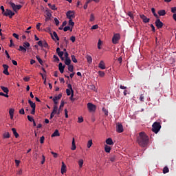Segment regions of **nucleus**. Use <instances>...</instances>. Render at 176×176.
<instances>
[{"label": "nucleus", "instance_id": "nucleus-1", "mask_svg": "<svg viewBox=\"0 0 176 176\" xmlns=\"http://www.w3.org/2000/svg\"><path fill=\"white\" fill-rule=\"evenodd\" d=\"M137 142L140 146L146 148V146H148V144H149V137L144 132H140L138 136Z\"/></svg>", "mask_w": 176, "mask_h": 176}, {"label": "nucleus", "instance_id": "nucleus-2", "mask_svg": "<svg viewBox=\"0 0 176 176\" xmlns=\"http://www.w3.org/2000/svg\"><path fill=\"white\" fill-rule=\"evenodd\" d=\"M152 127V131L157 134L160 131V129H162V125H160V122H155L153 124Z\"/></svg>", "mask_w": 176, "mask_h": 176}, {"label": "nucleus", "instance_id": "nucleus-3", "mask_svg": "<svg viewBox=\"0 0 176 176\" xmlns=\"http://www.w3.org/2000/svg\"><path fill=\"white\" fill-rule=\"evenodd\" d=\"M9 5L12 8L14 12H17V10H20V9L23 8L21 5H15V3L12 1L9 2Z\"/></svg>", "mask_w": 176, "mask_h": 176}, {"label": "nucleus", "instance_id": "nucleus-4", "mask_svg": "<svg viewBox=\"0 0 176 176\" xmlns=\"http://www.w3.org/2000/svg\"><path fill=\"white\" fill-rule=\"evenodd\" d=\"M3 15L6 17H9L10 19H12L13 16H14V12H13L11 10L6 9V12L3 13Z\"/></svg>", "mask_w": 176, "mask_h": 176}, {"label": "nucleus", "instance_id": "nucleus-5", "mask_svg": "<svg viewBox=\"0 0 176 176\" xmlns=\"http://www.w3.org/2000/svg\"><path fill=\"white\" fill-rule=\"evenodd\" d=\"M87 109L90 112H94L96 111V109L97 108V107L96 106V104H94L92 103H87Z\"/></svg>", "mask_w": 176, "mask_h": 176}, {"label": "nucleus", "instance_id": "nucleus-6", "mask_svg": "<svg viewBox=\"0 0 176 176\" xmlns=\"http://www.w3.org/2000/svg\"><path fill=\"white\" fill-rule=\"evenodd\" d=\"M120 39V34H115L112 38V43L114 45H116L118 42H119V40Z\"/></svg>", "mask_w": 176, "mask_h": 176}, {"label": "nucleus", "instance_id": "nucleus-7", "mask_svg": "<svg viewBox=\"0 0 176 176\" xmlns=\"http://www.w3.org/2000/svg\"><path fill=\"white\" fill-rule=\"evenodd\" d=\"M124 131V129H123V125L121 123L118 122L116 124L117 133H123Z\"/></svg>", "mask_w": 176, "mask_h": 176}, {"label": "nucleus", "instance_id": "nucleus-8", "mask_svg": "<svg viewBox=\"0 0 176 176\" xmlns=\"http://www.w3.org/2000/svg\"><path fill=\"white\" fill-rule=\"evenodd\" d=\"M66 16L69 20H72V19H75V12L74 11H68L66 13Z\"/></svg>", "mask_w": 176, "mask_h": 176}, {"label": "nucleus", "instance_id": "nucleus-9", "mask_svg": "<svg viewBox=\"0 0 176 176\" xmlns=\"http://www.w3.org/2000/svg\"><path fill=\"white\" fill-rule=\"evenodd\" d=\"M155 25L157 28L160 29L163 28V22L160 21V19L159 18H157V20L155 21Z\"/></svg>", "mask_w": 176, "mask_h": 176}, {"label": "nucleus", "instance_id": "nucleus-10", "mask_svg": "<svg viewBox=\"0 0 176 176\" xmlns=\"http://www.w3.org/2000/svg\"><path fill=\"white\" fill-rule=\"evenodd\" d=\"M140 19H142L143 23H149V21H151V19L146 17V16H145L144 14H141Z\"/></svg>", "mask_w": 176, "mask_h": 176}, {"label": "nucleus", "instance_id": "nucleus-11", "mask_svg": "<svg viewBox=\"0 0 176 176\" xmlns=\"http://www.w3.org/2000/svg\"><path fill=\"white\" fill-rule=\"evenodd\" d=\"M58 69L60 74H64V69H65V65H63V63H60L58 64Z\"/></svg>", "mask_w": 176, "mask_h": 176}, {"label": "nucleus", "instance_id": "nucleus-12", "mask_svg": "<svg viewBox=\"0 0 176 176\" xmlns=\"http://www.w3.org/2000/svg\"><path fill=\"white\" fill-rule=\"evenodd\" d=\"M61 174H64L67 173V166L64 162H62V166L60 170Z\"/></svg>", "mask_w": 176, "mask_h": 176}, {"label": "nucleus", "instance_id": "nucleus-13", "mask_svg": "<svg viewBox=\"0 0 176 176\" xmlns=\"http://www.w3.org/2000/svg\"><path fill=\"white\" fill-rule=\"evenodd\" d=\"M98 68H100V69H105V63H104L103 60H101L98 64Z\"/></svg>", "mask_w": 176, "mask_h": 176}, {"label": "nucleus", "instance_id": "nucleus-14", "mask_svg": "<svg viewBox=\"0 0 176 176\" xmlns=\"http://www.w3.org/2000/svg\"><path fill=\"white\" fill-rule=\"evenodd\" d=\"M9 115H10V119L12 120L13 117L14 116V109H9Z\"/></svg>", "mask_w": 176, "mask_h": 176}, {"label": "nucleus", "instance_id": "nucleus-15", "mask_svg": "<svg viewBox=\"0 0 176 176\" xmlns=\"http://www.w3.org/2000/svg\"><path fill=\"white\" fill-rule=\"evenodd\" d=\"M52 39L54 41V38L55 39H56V41H60V38L58 37V35H57V32H53V34H51ZM54 36V37H53Z\"/></svg>", "mask_w": 176, "mask_h": 176}, {"label": "nucleus", "instance_id": "nucleus-16", "mask_svg": "<svg viewBox=\"0 0 176 176\" xmlns=\"http://www.w3.org/2000/svg\"><path fill=\"white\" fill-rule=\"evenodd\" d=\"M28 103L30 104L32 109L36 108V104L35 102H32L30 99L28 100Z\"/></svg>", "mask_w": 176, "mask_h": 176}, {"label": "nucleus", "instance_id": "nucleus-17", "mask_svg": "<svg viewBox=\"0 0 176 176\" xmlns=\"http://www.w3.org/2000/svg\"><path fill=\"white\" fill-rule=\"evenodd\" d=\"M1 89L3 91V93H6V94H9V89H8V87L1 86Z\"/></svg>", "mask_w": 176, "mask_h": 176}, {"label": "nucleus", "instance_id": "nucleus-18", "mask_svg": "<svg viewBox=\"0 0 176 176\" xmlns=\"http://www.w3.org/2000/svg\"><path fill=\"white\" fill-rule=\"evenodd\" d=\"M12 131L15 137V138H19V133H17V131L15 129V128H12Z\"/></svg>", "mask_w": 176, "mask_h": 176}, {"label": "nucleus", "instance_id": "nucleus-19", "mask_svg": "<svg viewBox=\"0 0 176 176\" xmlns=\"http://www.w3.org/2000/svg\"><path fill=\"white\" fill-rule=\"evenodd\" d=\"M86 58L88 64H91V63H93V58L90 55H87Z\"/></svg>", "mask_w": 176, "mask_h": 176}, {"label": "nucleus", "instance_id": "nucleus-20", "mask_svg": "<svg viewBox=\"0 0 176 176\" xmlns=\"http://www.w3.org/2000/svg\"><path fill=\"white\" fill-rule=\"evenodd\" d=\"M106 144L107 145H113V140H112V138H108L106 140Z\"/></svg>", "mask_w": 176, "mask_h": 176}, {"label": "nucleus", "instance_id": "nucleus-21", "mask_svg": "<svg viewBox=\"0 0 176 176\" xmlns=\"http://www.w3.org/2000/svg\"><path fill=\"white\" fill-rule=\"evenodd\" d=\"M76 149V146L75 145V138H72V151H75Z\"/></svg>", "mask_w": 176, "mask_h": 176}, {"label": "nucleus", "instance_id": "nucleus-22", "mask_svg": "<svg viewBox=\"0 0 176 176\" xmlns=\"http://www.w3.org/2000/svg\"><path fill=\"white\" fill-rule=\"evenodd\" d=\"M48 6L52 10H57V8H56V5L52 4V3H48Z\"/></svg>", "mask_w": 176, "mask_h": 176}, {"label": "nucleus", "instance_id": "nucleus-23", "mask_svg": "<svg viewBox=\"0 0 176 176\" xmlns=\"http://www.w3.org/2000/svg\"><path fill=\"white\" fill-rule=\"evenodd\" d=\"M52 137H60V132H58V130H56L52 135Z\"/></svg>", "mask_w": 176, "mask_h": 176}, {"label": "nucleus", "instance_id": "nucleus-24", "mask_svg": "<svg viewBox=\"0 0 176 176\" xmlns=\"http://www.w3.org/2000/svg\"><path fill=\"white\" fill-rule=\"evenodd\" d=\"M71 63H72V60H71V59L69 58H66L65 60V65H71Z\"/></svg>", "mask_w": 176, "mask_h": 176}, {"label": "nucleus", "instance_id": "nucleus-25", "mask_svg": "<svg viewBox=\"0 0 176 176\" xmlns=\"http://www.w3.org/2000/svg\"><path fill=\"white\" fill-rule=\"evenodd\" d=\"M19 52H23V53H25L27 52V49L25 48V47H23L21 45L19 46V48L18 49Z\"/></svg>", "mask_w": 176, "mask_h": 176}, {"label": "nucleus", "instance_id": "nucleus-26", "mask_svg": "<svg viewBox=\"0 0 176 176\" xmlns=\"http://www.w3.org/2000/svg\"><path fill=\"white\" fill-rule=\"evenodd\" d=\"M63 31L65 32H67V31H71V32H72V28H71L70 26H65L64 28H63Z\"/></svg>", "mask_w": 176, "mask_h": 176}, {"label": "nucleus", "instance_id": "nucleus-27", "mask_svg": "<svg viewBox=\"0 0 176 176\" xmlns=\"http://www.w3.org/2000/svg\"><path fill=\"white\" fill-rule=\"evenodd\" d=\"M151 12H152L153 16H155V17L156 19H159V15H157V14H156V10H155V8H151Z\"/></svg>", "mask_w": 176, "mask_h": 176}, {"label": "nucleus", "instance_id": "nucleus-28", "mask_svg": "<svg viewBox=\"0 0 176 176\" xmlns=\"http://www.w3.org/2000/svg\"><path fill=\"white\" fill-rule=\"evenodd\" d=\"M159 16H166V10H161L158 11Z\"/></svg>", "mask_w": 176, "mask_h": 176}, {"label": "nucleus", "instance_id": "nucleus-29", "mask_svg": "<svg viewBox=\"0 0 176 176\" xmlns=\"http://www.w3.org/2000/svg\"><path fill=\"white\" fill-rule=\"evenodd\" d=\"M104 151L107 153H109V152H111V146H108V145H106L104 146Z\"/></svg>", "mask_w": 176, "mask_h": 176}, {"label": "nucleus", "instance_id": "nucleus-30", "mask_svg": "<svg viewBox=\"0 0 176 176\" xmlns=\"http://www.w3.org/2000/svg\"><path fill=\"white\" fill-rule=\"evenodd\" d=\"M45 12L47 17H52V11L50 10H46Z\"/></svg>", "mask_w": 176, "mask_h": 176}, {"label": "nucleus", "instance_id": "nucleus-31", "mask_svg": "<svg viewBox=\"0 0 176 176\" xmlns=\"http://www.w3.org/2000/svg\"><path fill=\"white\" fill-rule=\"evenodd\" d=\"M98 74L100 78H104L105 76V72L102 71H99Z\"/></svg>", "mask_w": 176, "mask_h": 176}, {"label": "nucleus", "instance_id": "nucleus-32", "mask_svg": "<svg viewBox=\"0 0 176 176\" xmlns=\"http://www.w3.org/2000/svg\"><path fill=\"white\" fill-rule=\"evenodd\" d=\"M36 58L38 60L39 64H41V65H43V60H42V59L41 58V57H39V56H36Z\"/></svg>", "mask_w": 176, "mask_h": 176}, {"label": "nucleus", "instance_id": "nucleus-33", "mask_svg": "<svg viewBox=\"0 0 176 176\" xmlns=\"http://www.w3.org/2000/svg\"><path fill=\"white\" fill-rule=\"evenodd\" d=\"M68 25L72 27V28L74 27V25H75V23L72 21V19H69Z\"/></svg>", "mask_w": 176, "mask_h": 176}, {"label": "nucleus", "instance_id": "nucleus-34", "mask_svg": "<svg viewBox=\"0 0 176 176\" xmlns=\"http://www.w3.org/2000/svg\"><path fill=\"white\" fill-rule=\"evenodd\" d=\"M102 45V41H101V39H99L98 42V49H99L100 50H101Z\"/></svg>", "mask_w": 176, "mask_h": 176}, {"label": "nucleus", "instance_id": "nucleus-35", "mask_svg": "<svg viewBox=\"0 0 176 176\" xmlns=\"http://www.w3.org/2000/svg\"><path fill=\"white\" fill-rule=\"evenodd\" d=\"M91 145H93V140H90L87 142V148H91Z\"/></svg>", "mask_w": 176, "mask_h": 176}, {"label": "nucleus", "instance_id": "nucleus-36", "mask_svg": "<svg viewBox=\"0 0 176 176\" xmlns=\"http://www.w3.org/2000/svg\"><path fill=\"white\" fill-rule=\"evenodd\" d=\"M58 109V107H57V105H54L52 111V113H57Z\"/></svg>", "mask_w": 176, "mask_h": 176}, {"label": "nucleus", "instance_id": "nucleus-37", "mask_svg": "<svg viewBox=\"0 0 176 176\" xmlns=\"http://www.w3.org/2000/svg\"><path fill=\"white\" fill-rule=\"evenodd\" d=\"M110 162H115L116 160V155H111L109 158Z\"/></svg>", "mask_w": 176, "mask_h": 176}, {"label": "nucleus", "instance_id": "nucleus-38", "mask_svg": "<svg viewBox=\"0 0 176 176\" xmlns=\"http://www.w3.org/2000/svg\"><path fill=\"white\" fill-rule=\"evenodd\" d=\"M78 165L80 168H82V167H83V160H79Z\"/></svg>", "mask_w": 176, "mask_h": 176}, {"label": "nucleus", "instance_id": "nucleus-39", "mask_svg": "<svg viewBox=\"0 0 176 176\" xmlns=\"http://www.w3.org/2000/svg\"><path fill=\"white\" fill-rule=\"evenodd\" d=\"M3 138H10V134L9 133V132H6L3 134Z\"/></svg>", "mask_w": 176, "mask_h": 176}, {"label": "nucleus", "instance_id": "nucleus-40", "mask_svg": "<svg viewBox=\"0 0 176 176\" xmlns=\"http://www.w3.org/2000/svg\"><path fill=\"white\" fill-rule=\"evenodd\" d=\"M168 171H170V170L168 169V167L165 166L163 169L164 174H167V173H168Z\"/></svg>", "mask_w": 176, "mask_h": 176}, {"label": "nucleus", "instance_id": "nucleus-41", "mask_svg": "<svg viewBox=\"0 0 176 176\" xmlns=\"http://www.w3.org/2000/svg\"><path fill=\"white\" fill-rule=\"evenodd\" d=\"M71 57L73 63H78V60L76 59V57H75V55H72Z\"/></svg>", "mask_w": 176, "mask_h": 176}, {"label": "nucleus", "instance_id": "nucleus-42", "mask_svg": "<svg viewBox=\"0 0 176 176\" xmlns=\"http://www.w3.org/2000/svg\"><path fill=\"white\" fill-rule=\"evenodd\" d=\"M43 47H45L46 49H48L49 47V44H47V42H46L45 41H44L43 42Z\"/></svg>", "mask_w": 176, "mask_h": 176}, {"label": "nucleus", "instance_id": "nucleus-43", "mask_svg": "<svg viewBox=\"0 0 176 176\" xmlns=\"http://www.w3.org/2000/svg\"><path fill=\"white\" fill-rule=\"evenodd\" d=\"M68 71H69V72H74V65H69L68 66Z\"/></svg>", "mask_w": 176, "mask_h": 176}, {"label": "nucleus", "instance_id": "nucleus-44", "mask_svg": "<svg viewBox=\"0 0 176 176\" xmlns=\"http://www.w3.org/2000/svg\"><path fill=\"white\" fill-rule=\"evenodd\" d=\"M54 22L55 24L57 27H58V25H60V21H58V19H57V18H54Z\"/></svg>", "mask_w": 176, "mask_h": 176}, {"label": "nucleus", "instance_id": "nucleus-45", "mask_svg": "<svg viewBox=\"0 0 176 176\" xmlns=\"http://www.w3.org/2000/svg\"><path fill=\"white\" fill-rule=\"evenodd\" d=\"M95 20L94 14H91L89 21H94Z\"/></svg>", "mask_w": 176, "mask_h": 176}, {"label": "nucleus", "instance_id": "nucleus-46", "mask_svg": "<svg viewBox=\"0 0 176 176\" xmlns=\"http://www.w3.org/2000/svg\"><path fill=\"white\" fill-rule=\"evenodd\" d=\"M30 45L28 42L23 43V47H30Z\"/></svg>", "mask_w": 176, "mask_h": 176}, {"label": "nucleus", "instance_id": "nucleus-47", "mask_svg": "<svg viewBox=\"0 0 176 176\" xmlns=\"http://www.w3.org/2000/svg\"><path fill=\"white\" fill-rule=\"evenodd\" d=\"M69 90H71L72 93H74V89H72V85L71 84L67 85Z\"/></svg>", "mask_w": 176, "mask_h": 176}, {"label": "nucleus", "instance_id": "nucleus-48", "mask_svg": "<svg viewBox=\"0 0 176 176\" xmlns=\"http://www.w3.org/2000/svg\"><path fill=\"white\" fill-rule=\"evenodd\" d=\"M71 93H72V91H71V89H66L67 96H71Z\"/></svg>", "mask_w": 176, "mask_h": 176}, {"label": "nucleus", "instance_id": "nucleus-49", "mask_svg": "<svg viewBox=\"0 0 176 176\" xmlns=\"http://www.w3.org/2000/svg\"><path fill=\"white\" fill-rule=\"evenodd\" d=\"M40 142L41 144H43V142H45V136H42L40 138Z\"/></svg>", "mask_w": 176, "mask_h": 176}, {"label": "nucleus", "instance_id": "nucleus-50", "mask_svg": "<svg viewBox=\"0 0 176 176\" xmlns=\"http://www.w3.org/2000/svg\"><path fill=\"white\" fill-rule=\"evenodd\" d=\"M61 97H63V94H59L58 96H55L54 98H56V100H60Z\"/></svg>", "mask_w": 176, "mask_h": 176}, {"label": "nucleus", "instance_id": "nucleus-51", "mask_svg": "<svg viewBox=\"0 0 176 176\" xmlns=\"http://www.w3.org/2000/svg\"><path fill=\"white\" fill-rule=\"evenodd\" d=\"M28 120H29V122H34L35 120L32 117L30 116H28Z\"/></svg>", "mask_w": 176, "mask_h": 176}, {"label": "nucleus", "instance_id": "nucleus-52", "mask_svg": "<svg viewBox=\"0 0 176 176\" xmlns=\"http://www.w3.org/2000/svg\"><path fill=\"white\" fill-rule=\"evenodd\" d=\"M102 111L106 116H108V110H107L105 108H102Z\"/></svg>", "mask_w": 176, "mask_h": 176}, {"label": "nucleus", "instance_id": "nucleus-53", "mask_svg": "<svg viewBox=\"0 0 176 176\" xmlns=\"http://www.w3.org/2000/svg\"><path fill=\"white\" fill-rule=\"evenodd\" d=\"M128 16H129V17L131 19H134V15L133 14V12H128Z\"/></svg>", "mask_w": 176, "mask_h": 176}, {"label": "nucleus", "instance_id": "nucleus-54", "mask_svg": "<svg viewBox=\"0 0 176 176\" xmlns=\"http://www.w3.org/2000/svg\"><path fill=\"white\" fill-rule=\"evenodd\" d=\"M37 44L38 45V46H40L41 47H43V41H39Z\"/></svg>", "mask_w": 176, "mask_h": 176}, {"label": "nucleus", "instance_id": "nucleus-55", "mask_svg": "<svg viewBox=\"0 0 176 176\" xmlns=\"http://www.w3.org/2000/svg\"><path fill=\"white\" fill-rule=\"evenodd\" d=\"M98 29V25H94L91 28V30H97Z\"/></svg>", "mask_w": 176, "mask_h": 176}, {"label": "nucleus", "instance_id": "nucleus-56", "mask_svg": "<svg viewBox=\"0 0 176 176\" xmlns=\"http://www.w3.org/2000/svg\"><path fill=\"white\" fill-rule=\"evenodd\" d=\"M58 56L59 57H63V56H64V52L60 51V52L58 53Z\"/></svg>", "mask_w": 176, "mask_h": 176}, {"label": "nucleus", "instance_id": "nucleus-57", "mask_svg": "<svg viewBox=\"0 0 176 176\" xmlns=\"http://www.w3.org/2000/svg\"><path fill=\"white\" fill-rule=\"evenodd\" d=\"M3 74H4V75H10V74L9 73V72L8 71V69H4L3 72Z\"/></svg>", "mask_w": 176, "mask_h": 176}, {"label": "nucleus", "instance_id": "nucleus-58", "mask_svg": "<svg viewBox=\"0 0 176 176\" xmlns=\"http://www.w3.org/2000/svg\"><path fill=\"white\" fill-rule=\"evenodd\" d=\"M19 113H20L21 115H24V114L25 113V112L24 111V109H21L19 110Z\"/></svg>", "mask_w": 176, "mask_h": 176}, {"label": "nucleus", "instance_id": "nucleus-59", "mask_svg": "<svg viewBox=\"0 0 176 176\" xmlns=\"http://www.w3.org/2000/svg\"><path fill=\"white\" fill-rule=\"evenodd\" d=\"M69 98L71 101H75V98H74V92H72V95Z\"/></svg>", "mask_w": 176, "mask_h": 176}, {"label": "nucleus", "instance_id": "nucleus-60", "mask_svg": "<svg viewBox=\"0 0 176 176\" xmlns=\"http://www.w3.org/2000/svg\"><path fill=\"white\" fill-rule=\"evenodd\" d=\"M52 155H53L54 157L56 158L58 155L57 154V153H54L53 151L51 152Z\"/></svg>", "mask_w": 176, "mask_h": 176}, {"label": "nucleus", "instance_id": "nucleus-61", "mask_svg": "<svg viewBox=\"0 0 176 176\" xmlns=\"http://www.w3.org/2000/svg\"><path fill=\"white\" fill-rule=\"evenodd\" d=\"M171 12L175 14V12H176V7L171 8Z\"/></svg>", "mask_w": 176, "mask_h": 176}, {"label": "nucleus", "instance_id": "nucleus-62", "mask_svg": "<svg viewBox=\"0 0 176 176\" xmlns=\"http://www.w3.org/2000/svg\"><path fill=\"white\" fill-rule=\"evenodd\" d=\"M78 123H82L83 122V118L82 117H78Z\"/></svg>", "mask_w": 176, "mask_h": 176}, {"label": "nucleus", "instance_id": "nucleus-63", "mask_svg": "<svg viewBox=\"0 0 176 176\" xmlns=\"http://www.w3.org/2000/svg\"><path fill=\"white\" fill-rule=\"evenodd\" d=\"M54 58L55 61H60V58H58V56L54 55Z\"/></svg>", "mask_w": 176, "mask_h": 176}, {"label": "nucleus", "instance_id": "nucleus-64", "mask_svg": "<svg viewBox=\"0 0 176 176\" xmlns=\"http://www.w3.org/2000/svg\"><path fill=\"white\" fill-rule=\"evenodd\" d=\"M140 100L144 102V95L141 94L140 96Z\"/></svg>", "mask_w": 176, "mask_h": 176}]
</instances>
